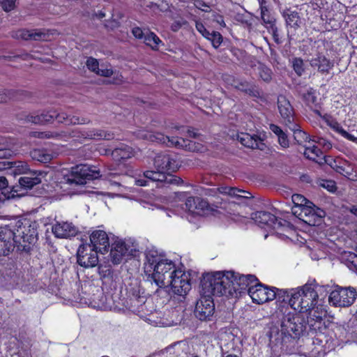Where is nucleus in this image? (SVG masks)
<instances>
[{
	"mask_svg": "<svg viewBox=\"0 0 357 357\" xmlns=\"http://www.w3.org/2000/svg\"><path fill=\"white\" fill-rule=\"evenodd\" d=\"M282 314L280 329L272 327L268 333L269 345L275 352L280 350L287 354L297 351L301 336L310 335L322 328L324 320L320 314L291 312L288 308H282L277 314Z\"/></svg>",
	"mask_w": 357,
	"mask_h": 357,
	"instance_id": "f257e3e1",
	"label": "nucleus"
},
{
	"mask_svg": "<svg viewBox=\"0 0 357 357\" xmlns=\"http://www.w3.org/2000/svg\"><path fill=\"white\" fill-rule=\"evenodd\" d=\"M235 272H216L204 274L200 282L202 294L221 296L226 294L232 296L231 278Z\"/></svg>",
	"mask_w": 357,
	"mask_h": 357,
	"instance_id": "f03ea898",
	"label": "nucleus"
},
{
	"mask_svg": "<svg viewBox=\"0 0 357 357\" xmlns=\"http://www.w3.org/2000/svg\"><path fill=\"white\" fill-rule=\"evenodd\" d=\"M319 296L312 284H305L299 289L292 290L289 303L291 307L301 313L319 314L314 310L318 303Z\"/></svg>",
	"mask_w": 357,
	"mask_h": 357,
	"instance_id": "7ed1b4c3",
	"label": "nucleus"
},
{
	"mask_svg": "<svg viewBox=\"0 0 357 357\" xmlns=\"http://www.w3.org/2000/svg\"><path fill=\"white\" fill-rule=\"evenodd\" d=\"M12 230L13 233V241L21 251L29 252L31 250V245L33 244L36 239V229L31 225L23 224L20 220L16 222L14 225H6Z\"/></svg>",
	"mask_w": 357,
	"mask_h": 357,
	"instance_id": "20e7f679",
	"label": "nucleus"
},
{
	"mask_svg": "<svg viewBox=\"0 0 357 357\" xmlns=\"http://www.w3.org/2000/svg\"><path fill=\"white\" fill-rule=\"evenodd\" d=\"M139 138L149 140L152 142H157L159 144H165L167 146H175L178 148H183L189 151H195V143L192 141L175 137L169 138L167 136H165L161 132H153L149 130H140L138 133Z\"/></svg>",
	"mask_w": 357,
	"mask_h": 357,
	"instance_id": "39448f33",
	"label": "nucleus"
},
{
	"mask_svg": "<svg viewBox=\"0 0 357 357\" xmlns=\"http://www.w3.org/2000/svg\"><path fill=\"white\" fill-rule=\"evenodd\" d=\"M101 176L99 170H96L87 165L81 164L73 167L70 173L63 177V182L70 185H84L89 181Z\"/></svg>",
	"mask_w": 357,
	"mask_h": 357,
	"instance_id": "423d86ee",
	"label": "nucleus"
},
{
	"mask_svg": "<svg viewBox=\"0 0 357 357\" xmlns=\"http://www.w3.org/2000/svg\"><path fill=\"white\" fill-rule=\"evenodd\" d=\"M175 264L169 260L165 259L154 265L152 272L147 275L151 278L159 287H169V280L177 272Z\"/></svg>",
	"mask_w": 357,
	"mask_h": 357,
	"instance_id": "0eeeda50",
	"label": "nucleus"
},
{
	"mask_svg": "<svg viewBox=\"0 0 357 357\" xmlns=\"http://www.w3.org/2000/svg\"><path fill=\"white\" fill-rule=\"evenodd\" d=\"M357 297V292L352 287H337L329 296V302L335 307H347L351 306Z\"/></svg>",
	"mask_w": 357,
	"mask_h": 357,
	"instance_id": "6e6552de",
	"label": "nucleus"
},
{
	"mask_svg": "<svg viewBox=\"0 0 357 357\" xmlns=\"http://www.w3.org/2000/svg\"><path fill=\"white\" fill-rule=\"evenodd\" d=\"M136 245L122 240L116 241L110 250L111 261L114 264H119L126 255L136 256Z\"/></svg>",
	"mask_w": 357,
	"mask_h": 357,
	"instance_id": "1a4fd4ad",
	"label": "nucleus"
},
{
	"mask_svg": "<svg viewBox=\"0 0 357 357\" xmlns=\"http://www.w3.org/2000/svg\"><path fill=\"white\" fill-rule=\"evenodd\" d=\"M277 291H279L278 289H271L261 283H256L254 286L249 287L248 294L254 303L263 304L274 300L276 297Z\"/></svg>",
	"mask_w": 357,
	"mask_h": 357,
	"instance_id": "9d476101",
	"label": "nucleus"
},
{
	"mask_svg": "<svg viewBox=\"0 0 357 357\" xmlns=\"http://www.w3.org/2000/svg\"><path fill=\"white\" fill-rule=\"evenodd\" d=\"M77 262L84 268H93L98 264V251L91 244L81 245L77 252Z\"/></svg>",
	"mask_w": 357,
	"mask_h": 357,
	"instance_id": "9b49d317",
	"label": "nucleus"
},
{
	"mask_svg": "<svg viewBox=\"0 0 357 357\" xmlns=\"http://www.w3.org/2000/svg\"><path fill=\"white\" fill-rule=\"evenodd\" d=\"M324 211L317 207L312 202H307L305 206H301L299 211H295L294 214L306 224L315 225L317 220L324 215Z\"/></svg>",
	"mask_w": 357,
	"mask_h": 357,
	"instance_id": "f8f14e48",
	"label": "nucleus"
},
{
	"mask_svg": "<svg viewBox=\"0 0 357 357\" xmlns=\"http://www.w3.org/2000/svg\"><path fill=\"white\" fill-rule=\"evenodd\" d=\"M215 306L212 297L202 294L197 301L194 313L197 318L205 321L213 314Z\"/></svg>",
	"mask_w": 357,
	"mask_h": 357,
	"instance_id": "ddd939ff",
	"label": "nucleus"
},
{
	"mask_svg": "<svg viewBox=\"0 0 357 357\" xmlns=\"http://www.w3.org/2000/svg\"><path fill=\"white\" fill-rule=\"evenodd\" d=\"M173 294L178 296H184L191 288L188 276L181 270H178L169 282Z\"/></svg>",
	"mask_w": 357,
	"mask_h": 357,
	"instance_id": "4468645a",
	"label": "nucleus"
},
{
	"mask_svg": "<svg viewBox=\"0 0 357 357\" xmlns=\"http://www.w3.org/2000/svg\"><path fill=\"white\" fill-rule=\"evenodd\" d=\"M310 335H314V336L312 337V345L314 348L311 351L312 356L319 357L324 356L327 351L333 349L331 347V342H329L330 339L328 338L324 333L321 332V329Z\"/></svg>",
	"mask_w": 357,
	"mask_h": 357,
	"instance_id": "2eb2a0df",
	"label": "nucleus"
},
{
	"mask_svg": "<svg viewBox=\"0 0 357 357\" xmlns=\"http://www.w3.org/2000/svg\"><path fill=\"white\" fill-rule=\"evenodd\" d=\"M257 278L254 275H240L235 273V276L231 278V293L238 292L241 294L248 290L249 287L254 286L252 283L256 282Z\"/></svg>",
	"mask_w": 357,
	"mask_h": 357,
	"instance_id": "dca6fc26",
	"label": "nucleus"
},
{
	"mask_svg": "<svg viewBox=\"0 0 357 357\" xmlns=\"http://www.w3.org/2000/svg\"><path fill=\"white\" fill-rule=\"evenodd\" d=\"M15 246L12 230L6 225L0 227V256L8 255Z\"/></svg>",
	"mask_w": 357,
	"mask_h": 357,
	"instance_id": "f3484780",
	"label": "nucleus"
},
{
	"mask_svg": "<svg viewBox=\"0 0 357 357\" xmlns=\"http://www.w3.org/2000/svg\"><path fill=\"white\" fill-rule=\"evenodd\" d=\"M155 167L163 172L166 171L174 172L177 169L175 159L170 154L160 153L154 158Z\"/></svg>",
	"mask_w": 357,
	"mask_h": 357,
	"instance_id": "a211bd4d",
	"label": "nucleus"
},
{
	"mask_svg": "<svg viewBox=\"0 0 357 357\" xmlns=\"http://www.w3.org/2000/svg\"><path fill=\"white\" fill-rule=\"evenodd\" d=\"M278 107L285 123L287 126L294 123V109L290 102L284 96L280 95L278 96Z\"/></svg>",
	"mask_w": 357,
	"mask_h": 357,
	"instance_id": "6ab92c4d",
	"label": "nucleus"
},
{
	"mask_svg": "<svg viewBox=\"0 0 357 357\" xmlns=\"http://www.w3.org/2000/svg\"><path fill=\"white\" fill-rule=\"evenodd\" d=\"M90 241L92 248L100 252L107 251L109 246L107 234L102 230L93 231L90 236Z\"/></svg>",
	"mask_w": 357,
	"mask_h": 357,
	"instance_id": "aec40b11",
	"label": "nucleus"
},
{
	"mask_svg": "<svg viewBox=\"0 0 357 357\" xmlns=\"http://www.w3.org/2000/svg\"><path fill=\"white\" fill-rule=\"evenodd\" d=\"M52 232L58 238H70L75 236L78 229L70 222H57L52 227Z\"/></svg>",
	"mask_w": 357,
	"mask_h": 357,
	"instance_id": "412c9836",
	"label": "nucleus"
},
{
	"mask_svg": "<svg viewBox=\"0 0 357 357\" xmlns=\"http://www.w3.org/2000/svg\"><path fill=\"white\" fill-rule=\"evenodd\" d=\"M10 36L13 38L17 40L21 39L24 40H44L46 34L43 31L37 29H20L10 32Z\"/></svg>",
	"mask_w": 357,
	"mask_h": 357,
	"instance_id": "4be33fe9",
	"label": "nucleus"
},
{
	"mask_svg": "<svg viewBox=\"0 0 357 357\" xmlns=\"http://www.w3.org/2000/svg\"><path fill=\"white\" fill-rule=\"evenodd\" d=\"M238 140L245 146L250 149H258L263 150L264 144L263 139L255 134L241 133L238 135Z\"/></svg>",
	"mask_w": 357,
	"mask_h": 357,
	"instance_id": "5701e85b",
	"label": "nucleus"
},
{
	"mask_svg": "<svg viewBox=\"0 0 357 357\" xmlns=\"http://www.w3.org/2000/svg\"><path fill=\"white\" fill-rule=\"evenodd\" d=\"M19 185L13 186L11 188L12 197H19L20 195L18 193L19 188L24 190H30L33 186L39 184L41 182L40 178L37 176H24L18 180Z\"/></svg>",
	"mask_w": 357,
	"mask_h": 357,
	"instance_id": "b1692460",
	"label": "nucleus"
},
{
	"mask_svg": "<svg viewBox=\"0 0 357 357\" xmlns=\"http://www.w3.org/2000/svg\"><path fill=\"white\" fill-rule=\"evenodd\" d=\"M145 257L146 262L144 264V272L146 275L150 272H152L155 264L160 261H163L165 260L163 259H161V256L155 249H149L146 250Z\"/></svg>",
	"mask_w": 357,
	"mask_h": 357,
	"instance_id": "393cba45",
	"label": "nucleus"
},
{
	"mask_svg": "<svg viewBox=\"0 0 357 357\" xmlns=\"http://www.w3.org/2000/svg\"><path fill=\"white\" fill-rule=\"evenodd\" d=\"M283 17L285 19L287 27L296 31L301 26L303 20L301 18L299 13L296 11L287 9L283 12Z\"/></svg>",
	"mask_w": 357,
	"mask_h": 357,
	"instance_id": "a878e982",
	"label": "nucleus"
},
{
	"mask_svg": "<svg viewBox=\"0 0 357 357\" xmlns=\"http://www.w3.org/2000/svg\"><path fill=\"white\" fill-rule=\"evenodd\" d=\"M310 65L312 67L317 68L318 70L321 73H328L333 66V63L322 54H318L317 57L312 59Z\"/></svg>",
	"mask_w": 357,
	"mask_h": 357,
	"instance_id": "bb28decb",
	"label": "nucleus"
},
{
	"mask_svg": "<svg viewBox=\"0 0 357 357\" xmlns=\"http://www.w3.org/2000/svg\"><path fill=\"white\" fill-rule=\"evenodd\" d=\"M235 88L252 97L261 96V92L255 85L248 82H237Z\"/></svg>",
	"mask_w": 357,
	"mask_h": 357,
	"instance_id": "cd10ccee",
	"label": "nucleus"
},
{
	"mask_svg": "<svg viewBox=\"0 0 357 357\" xmlns=\"http://www.w3.org/2000/svg\"><path fill=\"white\" fill-rule=\"evenodd\" d=\"M12 169V173L16 174L17 171H18L19 174L21 172H24L27 169L26 165H23L22 162H0V171L5 169Z\"/></svg>",
	"mask_w": 357,
	"mask_h": 357,
	"instance_id": "c85d7f7f",
	"label": "nucleus"
},
{
	"mask_svg": "<svg viewBox=\"0 0 357 357\" xmlns=\"http://www.w3.org/2000/svg\"><path fill=\"white\" fill-rule=\"evenodd\" d=\"M254 218L259 224L267 225L270 227L273 223V221L276 220V216L266 211H257L255 214Z\"/></svg>",
	"mask_w": 357,
	"mask_h": 357,
	"instance_id": "c756f323",
	"label": "nucleus"
},
{
	"mask_svg": "<svg viewBox=\"0 0 357 357\" xmlns=\"http://www.w3.org/2000/svg\"><path fill=\"white\" fill-rule=\"evenodd\" d=\"M112 155L114 160L118 161L130 158L132 155L131 149L128 146H121L113 150Z\"/></svg>",
	"mask_w": 357,
	"mask_h": 357,
	"instance_id": "7c9ffc66",
	"label": "nucleus"
},
{
	"mask_svg": "<svg viewBox=\"0 0 357 357\" xmlns=\"http://www.w3.org/2000/svg\"><path fill=\"white\" fill-rule=\"evenodd\" d=\"M144 43L151 47L153 50H158V45L162 41L153 32L146 31L144 38Z\"/></svg>",
	"mask_w": 357,
	"mask_h": 357,
	"instance_id": "2f4dec72",
	"label": "nucleus"
},
{
	"mask_svg": "<svg viewBox=\"0 0 357 357\" xmlns=\"http://www.w3.org/2000/svg\"><path fill=\"white\" fill-rule=\"evenodd\" d=\"M211 211L208 202L200 197H197L196 208L194 215H205Z\"/></svg>",
	"mask_w": 357,
	"mask_h": 357,
	"instance_id": "473e14b6",
	"label": "nucleus"
},
{
	"mask_svg": "<svg viewBox=\"0 0 357 357\" xmlns=\"http://www.w3.org/2000/svg\"><path fill=\"white\" fill-rule=\"evenodd\" d=\"M345 263L351 271L357 273V255L354 252L345 253Z\"/></svg>",
	"mask_w": 357,
	"mask_h": 357,
	"instance_id": "72a5a7b5",
	"label": "nucleus"
},
{
	"mask_svg": "<svg viewBox=\"0 0 357 357\" xmlns=\"http://www.w3.org/2000/svg\"><path fill=\"white\" fill-rule=\"evenodd\" d=\"M289 128L294 131V137L298 144H301L303 140L307 139V134L298 128V126L292 123L288 126Z\"/></svg>",
	"mask_w": 357,
	"mask_h": 357,
	"instance_id": "f704fd0d",
	"label": "nucleus"
},
{
	"mask_svg": "<svg viewBox=\"0 0 357 357\" xmlns=\"http://www.w3.org/2000/svg\"><path fill=\"white\" fill-rule=\"evenodd\" d=\"M322 154V151L315 146L311 148H306L304 152V155L312 160H316L317 158L321 156Z\"/></svg>",
	"mask_w": 357,
	"mask_h": 357,
	"instance_id": "c9c22d12",
	"label": "nucleus"
},
{
	"mask_svg": "<svg viewBox=\"0 0 357 357\" xmlns=\"http://www.w3.org/2000/svg\"><path fill=\"white\" fill-rule=\"evenodd\" d=\"M144 176L150 181L160 183L164 178V172L158 169L157 171H146L144 172Z\"/></svg>",
	"mask_w": 357,
	"mask_h": 357,
	"instance_id": "e433bc0d",
	"label": "nucleus"
},
{
	"mask_svg": "<svg viewBox=\"0 0 357 357\" xmlns=\"http://www.w3.org/2000/svg\"><path fill=\"white\" fill-rule=\"evenodd\" d=\"M160 183L167 185H180L183 183V180L176 176L170 174H166L165 172L164 178L162 180L161 179Z\"/></svg>",
	"mask_w": 357,
	"mask_h": 357,
	"instance_id": "4c0bfd02",
	"label": "nucleus"
},
{
	"mask_svg": "<svg viewBox=\"0 0 357 357\" xmlns=\"http://www.w3.org/2000/svg\"><path fill=\"white\" fill-rule=\"evenodd\" d=\"M52 112L53 111L37 112L38 117L40 118L38 125L52 123L53 121Z\"/></svg>",
	"mask_w": 357,
	"mask_h": 357,
	"instance_id": "58836bf2",
	"label": "nucleus"
},
{
	"mask_svg": "<svg viewBox=\"0 0 357 357\" xmlns=\"http://www.w3.org/2000/svg\"><path fill=\"white\" fill-rule=\"evenodd\" d=\"M259 74L260 77L266 82L272 79V70L263 64H260L259 67Z\"/></svg>",
	"mask_w": 357,
	"mask_h": 357,
	"instance_id": "ea45409f",
	"label": "nucleus"
},
{
	"mask_svg": "<svg viewBox=\"0 0 357 357\" xmlns=\"http://www.w3.org/2000/svg\"><path fill=\"white\" fill-rule=\"evenodd\" d=\"M315 91L312 88H310L306 93L301 95L303 100L307 105L315 104L317 102V97L314 95Z\"/></svg>",
	"mask_w": 357,
	"mask_h": 357,
	"instance_id": "a19ab883",
	"label": "nucleus"
},
{
	"mask_svg": "<svg viewBox=\"0 0 357 357\" xmlns=\"http://www.w3.org/2000/svg\"><path fill=\"white\" fill-rule=\"evenodd\" d=\"M13 144L10 143H6L3 144L0 147V159H8L13 155L14 153L12 151Z\"/></svg>",
	"mask_w": 357,
	"mask_h": 357,
	"instance_id": "79ce46f5",
	"label": "nucleus"
},
{
	"mask_svg": "<svg viewBox=\"0 0 357 357\" xmlns=\"http://www.w3.org/2000/svg\"><path fill=\"white\" fill-rule=\"evenodd\" d=\"M293 203L296 208H301V206H305L307 205V202H311L307 200L305 197L299 194H294L291 197Z\"/></svg>",
	"mask_w": 357,
	"mask_h": 357,
	"instance_id": "37998d69",
	"label": "nucleus"
},
{
	"mask_svg": "<svg viewBox=\"0 0 357 357\" xmlns=\"http://www.w3.org/2000/svg\"><path fill=\"white\" fill-rule=\"evenodd\" d=\"M98 273L101 278H110L112 277V269L110 266L106 265L98 266Z\"/></svg>",
	"mask_w": 357,
	"mask_h": 357,
	"instance_id": "c03bdc74",
	"label": "nucleus"
},
{
	"mask_svg": "<svg viewBox=\"0 0 357 357\" xmlns=\"http://www.w3.org/2000/svg\"><path fill=\"white\" fill-rule=\"evenodd\" d=\"M293 68L298 76H301L305 70L303 61L300 58L294 59Z\"/></svg>",
	"mask_w": 357,
	"mask_h": 357,
	"instance_id": "a18cd8bd",
	"label": "nucleus"
},
{
	"mask_svg": "<svg viewBox=\"0 0 357 357\" xmlns=\"http://www.w3.org/2000/svg\"><path fill=\"white\" fill-rule=\"evenodd\" d=\"M13 90L0 89V104L6 103L14 96Z\"/></svg>",
	"mask_w": 357,
	"mask_h": 357,
	"instance_id": "49530a36",
	"label": "nucleus"
},
{
	"mask_svg": "<svg viewBox=\"0 0 357 357\" xmlns=\"http://www.w3.org/2000/svg\"><path fill=\"white\" fill-rule=\"evenodd\" d=\"M197 200V197H189L186 199L185 202V209L192 215H194L196 208Z\"/></svg>",
	"mask_w": 357,
	"mask_h": 357,
	"instance_id": "de8ad7c7",
	"label": "nucleus"
},
{
	"mask_svg": "<svg viewBox=\"0 0 357 357\" xmlns=\"http://www.w3.org/2000/svg\"><path fill=\"white\" fill-rule=\"evenodd\" d=\"M86 65L91 71L96 74L99 70V63L98 60L93 57H89L86 60Z\"/></svg>",
	"mask_w": 357,
	"mask_h": 357,
	"instance_id": "09e8293b",
	"label": "nucleus"
},
{
	"mask_svg": "<svg viewBox=\"0 0 357 357\" xmlns=\"http://www.w3.org/2000/svg\"><path fill=\"white\" fill-rule=\"evenodd\" d=\"M16 0H0V6L6 12L13 10L15 8Z\"/></svg>",
	"mask_w": 357,
	"mask_h": 357,
	"instance_id": "8fccbe9b",
	"label": "nucleus"
},
{
	"mask_svg": "<svg viewBox=\"0 0 357 357\" xmlns=\"http://www.w3.org/2000/svg\"><path fill=\"white\" fill-rule=\"evenodd\" d=\"M61 134H59V132H33V136L37 137L38 138L41 139H50V138H54L60 137Z\"/></svg>",
	"mask_w": 357,
	"mask_h": 357,
	"instance_id": "3c124183",
	"label": "nucleus"
},
{
	"mask_svg": "<svg viewBox=\"0 0 357 357\" xmlns=\"http://www.w3.org/2000/svg\"><path fill=\"white\" fill-rule=\"evenodd\" d=\"M53 120L56 119L59 123H65L68 124V115L65 112H52Z\"/></svg>",
	"mask_w": 357,
	"mask_h": 357,
	"instance_id": "603ef678",
	"label": "nucleus"
},
{
	"mask_svg": "<svg viewBox=\"0 0 357 357\" xmlns=\"http://www.w3.org/2000/svg\"><path fill=\"white\" fill-rule=\"evenodd\" d=\"M90 121L86 119L82 118L79 119L76 116H70L68 115V125H76V124H85L89 123Z\"/></svg>",
	"mask_w": 357,
	"mask_h": 357,
	"instance_id": "864d4df0",
	"label": "nucleus"
},
{
	"mask_svg": "<svg viewBox=\"0 0 357 357\" xmlns=\"http://www.w3.org/2000/svg\"><path fill=\"white\" fill-rule=\"evenodd\" d=\"M103 130H93L86 133V137L93 139H103Z\"/></svg>",
	"mask_w": 357,
	"mask_h": 357,
	"instance_id": "5fc2aeb1",
	"label": "nucleus"
},
{
	"mask_svg": "<svg viewBox=\"0 0 357 357\" xmlns=\"http://www.w3.org/2000/svg\"><path fill=\"white\" fill-rule=\"evenodd\" d=\"M96 74L100 76L109 77L114 74V72L112 68L105 67L104 65L102 64Z\"/></svg>",
	"mask_w": 357,
	"mask_h": 357,
	"instance_id": "6e6d98bb",
	"label": "nucleus"
},
{
	"mask_svg": "<svg viewBox=\"0 0 357 357\" xmlns=\"http://www.w3.org/2000/svg\"><path fill=\"white\" fill-rule=\"evenodd\" d=\"M222 41V36L219 32L213 31V38L211 42L213 47L215 49L218 48Z\"/></svg>",
	"mask_w": 357,
	"mask_h": 357,
	"instance_id": "4d7b16f0",
	"label": "nucleus"
},
{
	"mask_svg": "<svg viewBox=\"0 0 357 357\" xmlns=\"http://www.w3.org/2000/svg\"><path fill=\"white\" fill-rule=\"evenodd\" d=\"M35 157L37 155V158L42 162H47L52 160V155L48 153H44L41 151H35Z\"/></svg>",
	"mask_w": 357,
	"mask_h": 357,
	"instance_id": "13d9d810",
	"label": "nucleus"
},
{
	"mask_svg": "<svg viewBox=\"0 0 357 357\" xmlns=\"http://www.w3.org/2000/svg\"><path fill=\"white\" fill-rule=\"evenodd\" d=\"M59 134H61V135H60V137H79V136L86 137V134L81 133L77 130H73L70 132V131H61V132H59Z\"/></svg>",
	"mask_w": 357,
	"mask_h": 357,
	"instance_id": "bf43d9fd",
	"label": "nucleus"
},
{
	"mask_svg": "<svg viewBox=\"0 0 357 357\" xmlns=\"http://www.w3.org/2000/svg\"><path fill=\"white\" fill-rule=\"evenodd\" d=\"M188 22L183 19L174 21L171 25V29L174 32L178 31L183 26L187 25Z\"/></svg>",
	"mask_w": 357,
	"mask_h": 357,
	"instance_id": "052dcab7",
	"label": "nucleus"
},
{
	"mask_svg": "<svg viewBox=\"0 0 357 357\" xmlns=\"http://www.w3.org/2000/svg\"><path fill=\"white\" fill-rule=\"evenodd\" d=\"M196 29L204 38H208L210 36V31L206 29L202 22H196Z\"/></svg>",
	"mask_w": 357,
	"mask_h": 357,
	"instance_id": "680f3d73",
	"label": "nucleus"
},
{
	"mask_svg": "<svg viewBox=\"0 0 357 357\" xmlns=\"http://www.w3.org/2000/svg\"><path fill=\"white\" fill-rule=\"evenodd\" d=\"M218 190L221 194L229 195H234L235 192L237 191V188H229L227 186H222L218 188Z\"/></svg>",
	"mask_w": 357,
	"mask_h": 357,
	"instance_id": "e2e57ef3",
	"label": "nucleus"
},
{
	"mask_svg": "<svg viewBox=\"0 0 357 357\" xmlns=\"http://www.w3.org/2000/svg\"><path fill=\"white\" fill-rule=\"evenodd\" d=\"M278 140L282 147L287 148L289 146V139L284 132L278 137Z\"/></svg>",
	"mask_w": 357,
	"mask_h": 357,
	"instance_id": "0e129e2a",
	"label": "nucleus"
},
{
	"mask_svg": "<svg viewBox=\"0 0 357 357\" xmlns=\"http://www.w3.org/2000/svg\"><path fill=\"white\" fill-rule=\"evenodd\" d=\"M231 196L236 197L238 198H245L250 199L252 197L251 194L249 192L237 189V191L235 192L234 195H231Z\"/></svg>",
	"mask_w": 357,
	"mask_h": 357,
	"instance_id": "69168bd1",
	"label": "nucleus"
},
{
	"mask_svg": "<svg viewBox=\"0 0 357 357\" xmlns=\"http://www.w3.org/2000/svg\"><path fill=\"white\" fill-rule=\"evenodd\" d=\"M29 114L26 112H22L16 115L17 120L21 123H28L27 119L29 117Z\"/></svg>",
	"mask_w": 357,
	"mask_h": 357,
	"instance_id": "338daca9",
	"label": "nucleus"
},
{
	"mask_svg": "<svg viewBox=\"0 0 357 357\" xmlns=\"http://www.w3.org/2000/svg\"><path fill=\"white\" fill-rule=\"evenodd\" d=\"M133 36L138 39H144L146 33H144L141 28L134 27L132 30Z\"/></svg>",
	"mask_w": 357,
	"mask_h": 357,
	"instance_id": "774afa93",
	"label": "nucleus"
}]
</instances>
